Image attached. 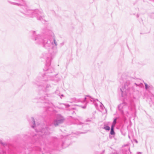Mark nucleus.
<instances>
[{
    "label": "nucleus",
    "mask_w": 154,
    "mask_h": 154,
    "mask_svg": "<svg viewBox=\"0 0 154 154\" xmlns=\"http://www.w3.org/2000/svg\"><path fill=\"white\" fill-rule=\"evenodd\" d=\"M86 106H82V108H83V109H85V108H86Z\"/></svg>",
    "instance_id": "nucleus-23"
},
{
    "label": "nucleus",
    "mask_w": 154,
    "mask_h": 154,
    "mask_svg": "<svg viewBox=\"0 0 154 154\" xmlns=\"http://www.w3.org/2000/svg\"><path fill=\"white\" fill-rule=\"evenodd\" d=\"M64 120V118L61 115H58L56 119L54 120L53 124L55 126H57L59 124L62 123Z\"/></svg>",
    "instance_id": "nucleus-6"
},
{
    "label": "nucleus",
    "mask_w": 154,
    "mask_h": 154,
    "mask_svg": "<svg viewBox=\"0 0 154 154\" xmlns=\"http://www.w3.org/2000/svg\"><path fill=\"white\" fill-rule=\"evenodd\" d=\"M96 101H97L96 100V101L95 102H93V103H94V105L96 108H97V106H98V105H97V103H96Z\"/></svg>",
    "instance_id": "nucleus-16"
},
{
    "label": "nucleus",
    "mask_w": 154,
    "mask_h": 154,
    "mask_svg": "<svg viewBox=\"0 0 154 154\" xmlns=\"http://www.w3.org/2000/svg\"><path fill=\"white\" fill-rule=\"evenodd\" d=\"M110 154H117V153L116 152H112Z\"/></svg>",
    "instance_id": "nucleus-20"
},
{
    "label": "nucleus",
    "mask_w": 154,
    "mask_h": 154,
    "mask_svg": "<svg viewBox=\"0 0 154 154\" xmlns=\"http://www.w3.org/2000/svg\"><path fill=\"white\" fill-rule=\"evenodd\" d=\"M114 127L111 126L110 134L112 135H113L115 134V133L114 130Z\"/></svg>",
    "instance_id": "nucleus-10"
},
{
    "label": "nucleus",
    "mask_w": 154,
    "mask_h": 154,
    "mask_svg": "<svg viewBox=\"0 0 154 154\" xmlns=\"http://www.w3.org/2000/svg\"><path fill=\"white\" fill-rule=\"evenodd\" d=\"M45 32L48 35V37L45 35L37 34L35 31H31V38L35 43L42 45L45 48L48 49L54 45V40H56L54 34L51 30L46 29Z\"/></svg>",
    "instance_id": "nucleus-1"
},
{
    "label": "nucleus",
    "mask_w": 154,
    "mask_h": 154,
    "mask_svg": "<svg viewBox=\"0 0 154 154\" xmlns=\"http://www.w3.org/2000/svg\"><path fill=\"white\" fill-rule=\"evenodd\" d=\"M79 100V102H80L82 103H84L85 102H88L89 101H90L92 102H95L96 100H97V101H98L97 99H94V98L91 97L90 96L88 95L86 96L85 97L84 99L82 100L80 99Z\"/></svg>",
    "instance_id": "nucleus-7"
},
{
    "label": "nucleus",
    "mask_w": 154,
    "mask_h": 154,
    "mask_svg": "<svg viewBox=\"0 0 154 154\" xmlns=\"http://www.w3.org/2000/svg\"><path fill=\"white\" fill-rule=\"evenodd\" d=\"M68 141V140H66V142H64L63 140H62V142L61 146L63 148H65L67 146L69 145V144L67 143V142Z\"/></svg>",
    "instance_id": "nucleus-9"
},
{
    "label": "nucleus",
    "mask_w": 154,
    "mask_h": 154,
    "mask_svg": "<svg viewBox=\"0 0 154 154\" xmlns=\"http://www.w3.org/2000/svg\"><path fill=\"white\" fill-rule=\"evenodd\" d=\"M100 102V103H101V104L100 105V107H101V108H102V106H103V104H102V103H100V102Z\"/></svg>",
    "instance_id": "nucleus-21"
},
{
    "label": "nucleus",
    "mask_w": 154,
    "mask_h": 154,
    "mask_svg": "<svg viewBox=\"0 0 154 154\" xmlns=\"http://www.w3.org/2000/svg\"><path fill=\"white\" fill-rule=\"evenodd\" d=\"M29 123L31 127L33 128L35 127L36 131L39 133L38 134H35L33 137V139H34L35 141H37L38 139L40 138L41 137H43V135L48 134L49 132L48 127L45 125L43 126L42 125H38L36 126L35 122L33 117L31 118V120Z\"/></svg>",
    "instance_id": "nucleus-3"
},
{
    "label": "nucleus",
    "mask_w": 154,
    "mask_h": 154,
    "mask_svg": "<svg viewBox=\"0 0 154 154\" xmlns=\"http://www.w3.org/2000/svg\"><path fill=\"white\" fill-rule=\"evenodd\" d=\"M136 143H137V140H136Z\"/></svg>",
    "instance_id": "nucleus-27"
},
{
    "label": "nucleus",
    "mask_w": 154,
    "mask_h": 154,
    "mask_svg": "<svg viewBox=\"0 0 154 154\" xmlns=\"http://www.w3.org/2000/svg\"><path fill=\"white\" fill-rule=\"evenodd\" d=\"M64 105H65V106H66V107H69V104H63Z\"/></svg>",
    "instance_id": "nucleus-18"
},
{
    "label": "nucleus",
    "mask_w": 154,
    "mask_h": 154,
    "mask_svg": "<svg viewBox=\"0 0 154 154\" xmlns=\"http://www.w3.org/2000/svg\"><path fill=\"white\" fill-rule=\"evenodd\" d=\"M103 128L106 130L109 131L110 130V127L107 125H105Z\"/></svg>",
    "instance_id": "nucleus-13"
},
{
    "label": "nucleus",
    "mask_w": 154,
    "mask_h": 154,
    "mask_svg": "<svg viewBox=\"0 0 154 154\" xmlns=\"http://www.w3.org/2000/svg\"><path fill=\"white\" fill-rule=\"evenodd\" d=\"M118 119L117 118H116L115 119H114L113 122L111 126L113 127H115V125L116 124V121L117 119Z\"/></svg>",
    "instance_id": "nucleus-11"
},
{
    "label": "nucleus",
    "mask_w": 154,
    "mask_h": 154,
    "mask_svg": "<svg viewBox=\"0 0 154 154\" xmlns=\"http://www.w3.org/2000/svg\"><path fill=\"white\" fill-rule=\"evenodd\" d=\"M134 86H133L129 80H128L125 83L124 85L123 86L120 88L122 92V96L123 97L124 95H127L128 94H130L134 91L137 89H136L135 87H141L143 86V84L142 83H134Z\"/></svg>",
    "instance_id": "nucleus-4"
},
{
    "label": "nucleus",
    "mask_w": 154,
    "mask_h": 154,
    "mask_svg": "<svg viewBox=\"0 0 154 154\" xmlns=\"http://www.w3.org/2000/svg\"><path fill=\"white\" fill-rule=\"evenodd\" d=\"M57 91H58V90H57V91H56L55 92V93H56V94H57V95H58V93H57Z\"/></svg>",
    "instance_id": "nucleus-24"
},
{
    "label": "nucleus",
    "mask_w": 154,
    "mask_h": 154,
    "mask_svg": "<svg viewBox=\"0 0 154 154\" xmlns=\"http://www.w3.org/2000/svg\"><path fill=\"white\" fill-rule=\"evenodd\" d=\"M48 99V96L47 94H45L44 96L41 97V99L42 100H47Z\"/></svg>",
    "instance_id": "nucleus-12"
},
{
    "label": "nucleus",
    "mask_w": 154,
    "mask_h": 154,
    "mask_svg": "<svg viewBox=\"0 0 154 154\" xmlns=\"http://www.w3.org/2000/svg\"><path fill=\"white\" fill-rule=\"evenodd\" d=\"M142 154V152H137V154Z\"/></svg>",
    "instance_id": "nucleus-22"
},
{
    "label": "nucleus",
    "mask_w": 154,
    "mask_h": 154,
    "mask_svg": "<svg viewBox=\"0 0 154 154\" xmlns=\"http://www.w3.org/2000/svg\"><path fill=\"white\" fill-rule=\"evenodd\" d=\"M128 79H130V78H129ZM128 80H129V79H128ZM129 80L130 81V80Z\"/></svg>",
    "instance_id": "nucleus-29"
},
{
    "label": "nucleus",
    "mask_w": 154,
    "mask_h": 154,
    "mask_svg": "<svg viewBox=\"0 0 154 154\" xmlns=\"http://www.w3.org/2000/svg\"><path fill=\"white\" fill-rule=\"evenodd\" d=\"M86 121L87 122H91V120H90V119H87L86 120Z\"/></svg>",
    "instance_id": "nucleus-19"
},
{
    "label": "nucleus",
    "mask_w": 154,
    "mask_h": 154,
    "mask_svg": "<svg viewBox=\"0 0 154 154\" xmlns=\"http://www.w3.org/2000/svg\"><path fill=\"white\" fill-rule=\"evenodd\" d=\"M0 144L3 146H5L7 144L6 143L3 142L2 140H0Z\"/></svg>",
    "instance_id": "nucleus-14"
},
{
    "label": "nucleus",
    "mask_w": 154,
    "mask_h": 154,
    "mask_svg": "<svg viewBox=\"0 0 154 154\" xmlns=\"http://www.w3.org/2000/svg\"><path fill=\"white\" fill-rule=\"evenodd\" d=\"M61 96H63V94H62V95H61Z\"/></svg>",
    "instance_id": "nucleus-25"
},
{
    "label": "nucleus",
    "mask_w": 154,
    "mask_h": 154,
    "mask_svg": "<svg viewBox=\"0 0 154 154\" xmlns=\"http://www.w3.org/2000/svg\"><path fill=\"white\" fill-rule=\"evenodd\" d=\"M54 45L52 46L49 50V53H43L41 57L44 59L48 65H50L52 59L56 55L57 50V43L56 40H54Z\"/></svg>",
    "instance_id": "nucleus-5"
},
{
    "label": "nucleus",
    "mask_w": 154,
    "mask_h": 154,
    "mask_svg": "<svg viewBox=\"0 0 154 154\" xmlns=\"http://www.w3.org/2000/svg\"><path fill=\"white\" fill-rule=\"evenodd\" d=\"M44 74L40 72L39 75L36 79L38 82L37 85L40 89L47 92L51 88V85L48 84L47 81L53 80V78L56 75L53 69L49 67L48 69H43Z\"/></svg>",
    "instance_id": "nucleus-2"
},
{
    "label": "nucleus",
    "mask_w": 154,
    "mask_h": 154,
    "mask_svg": "<svg viewBox=\"0 0 154 154\" xmlns=\"http://www.w3.org/2000/svg\"><path fill=\"white\" fill-rule=\"evenodd\" d=\"M85 125L84 124V123H82V122H80L79 124H78V126H82V127H81V128H82L83 127V126Z\"/></svg>",
    "instance_id": "nucleus-15"
},
{
    "label": "nucleus",
    "mask_w": 154,
    "mask_h": 154,
    "mask_svg": "<svg viewBox=\"0 0 154 154\" xmlns=\"http://www.w3.org/2000/svg\"><path fill=\"white\" fill-rule=\"evenodd\" d=\"M128 137L129 138H130V136H128Z\"/></svg>",
    "instance_id": "nucleus-26"
},
{
    "label": "nucleus",
    "mask_w": 154,
    "mask_h": 154,
    "mask_svg": "<svg viewBox=\"0 0 154 154\" xmlns=\"http://www.w3.org/2000/svg\"><path fill=\"white\" fill-rule=\"evenodd\" d=\"M119 110L122 115L124 114V112H125L126 108H128V106L125 102L120 104L118 106Z\"/></svg>",
    "instance_id": "nucleus-8"
},
{
    "label": "nucleus",
    "mask_w": 154,
    "mask_h": 154,
    "mask_svg": "<svg viewBox=\"0 0 154 154\" xmlns=\"http://www.w3.org/2000/svg\"><path fill=\"white\" fill-rule=\"evenodd\" d=\"M127 113H128V112H127Z\"/></svg>",
    "instance_id": "nucleus-28"
},
{
    "label": "nucleus",
    "mask_w": 154,
    "mask_h": 154,
    "mask_svg": "<svg viewBox=\"0 0 154 154\" xmlns=\"http://www.w3.org/2000/svg\"><path fill=\"white\" fill-rule=\"evenodd\" d=\"M145 88L146 90H147L149 88V86L146 83H145Z\"/></svg>",
    "instance_id": "nucleus-17"
}]
</instances>
